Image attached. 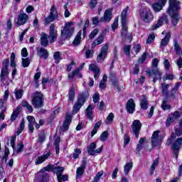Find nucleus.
<instances>
[{
	"label": "nucleus",
	"instance_id": "7",
	"mask_svg": "<svg viewBox=\"0 0 182 182\" xmlns=\"http://www.w3.org/2000/svg\"><path fill=\"white\" fill-rule=\"evenodd\" d=\"M140 16L144 22H151L153 21V13L150 9H144L140 12Z\"/></svg>",
	"mask_w": 182,
	"mask_h": 182
},
{
	"label": "nucleus",
	"instance_id": "48",
	"mask_svg": "<svg viewBox=\"0 0 182 182\" xmlns=\"http://www.w3.org/2000/svg\"><path fill=\"white\" fill-rule=\"evenodd\" d=\"M22 105L23 107H26V109L28 110L29 113H32L33 112V107H32V105H31L28 102L23 101Z\"/></svg>",
	"mask_w": 182,
	"mask_h": 182
},
{
	"label": "nucleus",
	"instance_id": "53",
	"mask_svg": "<svg viewBox=\"0 0 182 182\" xmlns=\"http://www.w3.org/2000/svg\"><path fill=\"white\" fill-rule=\"evenodd\" d=\"M59 143H60V138L57 137L54 141V144L55 146V153L56 154H59Z\"/></svg>",
	"mask_w": 182,
	"mask_h": 182
},
{
	"label": "nucleus",
	"instance_id": "27",
	"mask_svg": "<svg viewBox=\"0 0 182 182\" xmlns=\"http://www.w3.org/2000/svg\"><path fill=\"white\" fill-rule=\"evenodd\" d=\"M127 23H122L121 36L123 39H130V36H127Z\"/></svg>",
	"mask_w": 182,
	"mask_h": 182
},
{
	"label": "nucleus",
	"instance_id": "26",
	"mask_svg": "<svg viewBox=\"0 0 182 182\" xmlns=\"http://www.w3.org/2000/svg\"><path fill=\"white\" fill-rule=\"evenodd\" d=\"M40 182H48L49 179V175L45 172V169H41L38 172Z\"/></svg>",
	"mask_w": 182,
	"mask_h": 182
},
{
	"label": "nucleus",
	"instance_id": "63",
	"mask_svg": "<svg viewBox=\"0 0 182 182\" xmlns=\"http://www.w3.org/2000/svg\"><path fill=\"white\" fill-rule=\"evenodd\" d=\"M175 134L178 137H180L182 134V128L179 127V128H175Z\"/></svg>",
	"mask_w": 182,
	"mask_h": 182
},
{
	"label": "nucleus",
	"instance_id": "29",
	"mask_svg": "<svg viewBox=\"0 0 182 182\" xmlns=\"http://www.w3.org/2000/svg\"><path fill=\"white\" fill-rule=\"evenodd\" d=\"M68 100L69 102H73L75 100V97H76V90L75 89V86H72L68 90Z\"/></svg>",
	"mask_w": 182,
	"mask_h": 182
},
{
	"label": "nucleus",
	"instance_id": "5",
	"mask_svg": "<svg viewBox=\"0 0 182 182\" xmlns=\"http://www.w3.org/2000/svg\"><path fill=\"white\" fill-rule=\"evenodd\" d=\"M159 134L160 131H155L152 134L151 138L152 149H154V147H160V146H161V143H163V137L159 135Z\"/></svg>",
	"mask_w": 182,
	"mask_h": 182
},
{
	"label": "nucleus",
	"instance_id": "38",
	"mask_svg": "<svg viewBox=\"0 0 182 182\" xmlns=\"http://www.w3.org/2000/svg\"><path fill=\"white\" fill-rule=\"evenodd\" d=\"M80 71V68H77L73 71L71 74H68V79H73L75 76H78L80 79H82V74L79 73Z\"/></svg>",
	"mask_w": 182,
	"mask_h": 182
},
{
	"label": "nucleus",
	"instance_id": "9",
	"mask_svg": "<svg viewBox=\"0 0 182 182\" xmlns=\"http://www.w3.org/2000/svg\"><path fill=\"white\" fill-rule=\"evenodd\" d=\"M146 73L149 75V76H155V77L153 79L154 83H156L157 80H161L163 73H161L159 68H152L151 70H148Z\"/></svg>",
	"mask_w": 182,
	"mask_h": 182
},
{
	"label": "nucleus",
	"instance_id": "50",
	"mask_svg": "<svg viewBox=\"0 0 182 182\" xmlns=\"http://www.w3.org/2000/svg\"><path fill=\"white\" fill-rule=\"evenodd\" d=\"M108 137H109V132L107 131H105L102 132V134L100 135V140L101 141H106Z\"/></svg>",
	"mask_w": 182,
	"mask_h": 182
},
{
	"label": "nucleus",
	"instance_id": "54",
	"mask_svg": "<svg viewBox=\"0 0 182 182\" xmlns=\"http://www.w3.org/2000/svg\"><path fill=\"white\" fill-rule=\"evenodd\" d=\"M46 139V136H45L44 132H41L38 134V143H41V144H42V143L45 141Z\"/></svg>",
	"mask_w": 182,
	"mask_h": 182
},
{
	"label": "nucleus",
	"instance_id": "6",
	"mask_svg": "<svg viewBox=\"0 0 182 182\" xmlns=\"http://www.w3.org/2000/svg\"><path fill=\"white\" fill-rule=\"evenodd\" d=\"M58 11H56V7L53 5L50 9V14L45 18L44 25H49L51 22H53L55 19H58Z\"/></svg>",
	"mask_w": 182,
	"mask_h": 182
},
{
	"label": "nucleus",
	"instance_id": "2",
	"mask_svg": "<svg viewBox=\"0 0 182 182\" xmlns=\"http://www.w3.org/2000/svg\"><path fill=\"white\" fill-rule=\"evenodd\" d=\"M89 97V93L87 92H84L80 95L77 102L73 106V112L74 114L77 113L79 110H80V107H82V105H85V102Z\"/></svg>",
	"mask_w": 182,
	"mask_h": 182
},
{
	"label": "nucleus",
	"instance_id": "64",
	"mask_svg": "<svg viewBox=\"0 0 182 182\" xmlns=\"http://www.w3.org/2000/svg\"><path fill=\"white\" fill-rule=\"evenodd\" d=\"M2 65V69H8V66L9 65V58H6V60H4Z\"/></svg>",
	"mask_w": 182,
	"mask_h": 182
},
{
	"label": "nucleus",
	"instance_id": "57",
	"mask_svg": "<svg viewBox=\"0 0 182 182\" xmlns=\"http://www.w3.org/2000/svg\"><path fill=\"white\" fill-rule=\"evenodd\" d=\"M146 58H147V53L145 52L142 54L141 57L138 59V63H144Z\"/></svg>",
	"mask_w": 182,
	"mask_h": 182
},
{
	"label": "nucleus",
	"instance_id": "23",
	"mask_svg": "<svg viewBox=\"0 0 182 182\" xmlns=\"http://www.w3.org/2000/svg\"><path fill=\"white\" fill-rule=\"evenodd\" d=\"M40 37H41V46H43V48H46L47 46H48L50 41L48 40V38H49L48 36V34H46L45 33H41L40 34Z\"/></svg>",
	"mask_w": 182,
	"mask_h": 182
},
{
	"label": "nucleus",
	"instance_id": "12",
	"mask_svg": "<svg viewBox=\"0 0 182 182\" xmlns=\"http://www.w3.org/2000/svg\"><path fill=\"white\" fill-rule=\"evenodd\" d=\"M27 120L28 121V130L30 132V134H32V133H33V130H35V128L33 127V126H35L36 129H39L40 126L39 124H38L36 122V121L35 120V117H32V116H28L27 117Z\"/></svg>",
	"mask_w": 182,
	"mask_h": 182
},
{
	"label": "nucleus",
	"instance_id": "43",
	"mask_svg": "<svg viewBox=\"0 0 182 182\" xmlns=\"http://www.w3.org/2000/svg\"><path fill=\"white\" fill-rule=\"evenodd\" d=\"M159 166V158H156L152 165L151 166V171H150V174L151 176H153L154 174V170H156V167Z\"/></svg>",
	"mask_w": 182,
	"mask_h": 182
},
{
	"label": "nucleus",
	"instance_id": "32",
	"mask_svg": "<svg viewBox=\"0 0 182 182\" xmlns=\"http://www.w3.org/2000/svg\"><path fill=\"white\" fill-rule=\"evenodd\" d=\"M85 116L90 120H93V106L92 105H89L86 109Z\"/></svg>",
	"mask_w": 182,
	"mask_h": 182
},
{
	"label": "nucleus",
	"instance_id": "55",
	"mask_svg": "<svg viewBox=\"0 0 182 182\" xmlns=\"http://www.w3.org/2000/svg\"><path fill=\"white\" fill-rule=\"evenodd\" d=\"M82 151L79 149H75L74 153L73 154V159H79V156H80Z\"/></svg>",
	"mask_w": 182,
	"mask_h": 182
},
{
	"label": "nucleus",
	"instance_id": "21",
	"mask_svg": "<svg viewBox=\"0 0 182 182\" xmlns=\"http://www.w3.org/2000/svg\"><path fill=\"white\" fill-rule=\"evenodd\" d=\"M89 70H92L94 73V77L95 80L99 79V76H100V68L97 67L95 64H91L89 65Z\"/></svg>",
	"mask_w": 182,
	"mask_h": 182
},
{
	"label": "nucleus",
	"instance_id": "47",
	"mask_svg": "<svg viewBox=\"0 0 182 182\" xmlns=\"http://www.w3.org/2000/svg\"><path fill=\"white\" fill-rule=\"evenodd\" d=\"M174 122H176V119L173 118V115H171L170 114L166 119V126L169 127V126H171V124L174 123Z\"/></svg>",
	"mask_w": 182,
	"mask_h": 182
},
{
	"label": "nucleus",
	"instance_id": "15",
	"mask_svg": "<svg viewBox=\"0 0 182 182\" xmlns=\"http://www.w3.org/2000/svg\"><path fill=\"white\" fill-rule=\"evenodd\" d=\"M86 164H87V161L86 158L82 159L81 166L78 167L76 171V178H80L82 176H83V173H85V169L86 168Z\"/></svg>",
	"mask_w": 182,
	"mask_h": 182
},
{
	"label": "nucleus",
	"instance_id": "42",
	"mask_svg": "<svg viewBox=\"0 0 182 182\" xmlns=\"http://www.w3.org/2000/svg\"><path fill=\"white\" fill-rule=\"evenodd\" d=\"M80 36H82V31H80L77 33V36H75V38L73 42V45L77 46V45L80 44L81 39H82V38Z\"/></svg>",
	"mask_w": 182,
	"mask_h": 182
},
{
	"label": "nucleus",
	"instance_id": "4",
	"mask_svg": "<svg viewBox=\"0 0 182 182\" xmlns=\"http://www.w3.org/2000/svg\"><path fill=\"white\" fill-rule=\"evenodd\" d=\"M32 105L36 109H41L43 107V95L41 92H36L32 99Z\"/></svg>",
	"mask_w": 182,
	"mask_h": 182
},
{
	"label": "nucleus",
	"instance_id": "1",
	"mask_svg": "<svg viewBox=\"0 0 182 182\" xmlns=\"http://www.w3.org/2000/svg\"><path fill=\"white\" fill-rule=\"evenodd\" d=\"M180 9V1L178 0H169V7L167 10L168 15L172 18L173 25L178 22V10Z\"/></svg>",
	"mask_w": 182,
	"mask_h": 182
},
{
	"label": "nucleus",
	"instance_id": "40",
	"mask_svg": "<svg viewBox=\"0 0 182 182\" xmlns=\"http://www.w3.org/2000/svg\"><path fill=\"white\" fill-rule=\"evenodd\" d=\"M96 149V143L92 142L87 147V152L89 153L90 156H95V151Z\"/></svg>",
	"mask_w": 182,
	"mask_h": 182
},
{
	"label": "nucleus",
	"instance_id": "17",
	"mask_svg": "<svg viewBox=\"0 0 182 182\" xmlns=\"http://www.w3.org/2000/svg\"><path fill=\"white\" fill-rule=\"evenodd\" d=\"M126 110L130 114H133L134 113V110H136V103H134V100L133 99H129L126 105Z\"/></svg>",
	"mask_w": 182,
	"mask_h": 182
},
{
	"label": "nucleus",
	"instance_id": "51",
	"mask_svg": "<svg viewBox=\"0 0 182 182\" xmlns=\"http://www.w3.org/2000/svg\"><path fill=\"white\" fill-rule=\"evenodd\" d=\"M53 58H54V60H55V62H58V63L60 62V60H62L60 52L59 51L55 52L53 55Z\"/></svg>",
	"mask_w": 182,
	"mask_h": 182
},
{
	"label": "nucleus",
	"instance_id": "31",
	"mask_svg": "<svg viewBox=\"0 0 182 182\" xmlns=\"http://www.w3.org/2000/svg\"><path fill=\"white\" fill-rule=\"evenodd\" d=\"M72 122V117L69 114L66 115L65 120L63 124V130H69V124Z\"/></svg>",
	"mask_w": 182,
	"mask_h": 182
},
{
	"label": "nucleus",
	"instance_id": "39",
	"mask_svg": "<svg viewBox=\"0 0 182 182\" xmlns=\"http://www.w3.org/2000/svg\"><path fill=\"white\" fill-rule=\"evenodd\" d=\"M104 40H105V36H103V35L100 36L92 43V48H95L96 46H97V45H100L101 43H103Z\"/></svg>",
	"mask_w": 182,
	"mask_h": 182
},
{
	"label": "nucleus",
	"instance_id": "62",
	"mask_svg": "<svg viewBox=\"0 0 182 182\" xmlns=\"http://www.w3.org/2000/svg\"><path fill=\"white\" fill-rule=\"evenodd\" d=\"M22 150H23V144L21 142L16 146V152L21 153Z\"/></svg>",
	"mask_w": 182,
	"mask_h": 182
},
{
	"label": "nucleus",
	"instance_id": "19",
	"mask_svg": "<svg viewBox=\"0 0 182 182\" xmlns=\"http://www.w3.org/2000/svg\"><path fill=\"white\" fill-rule=\"evenodd\" d=\"M28 19H29V16L28 14L25 13H21L18 16V21L16 23L17 26H21V25H25L26 22H28Z\"/></svg>",
	"mask_w": 182,
	"mask_h": 182
},
{
	"label": "nucleus",
	"instance_id": "52",
	"mask_svg": "<svg viewBox=\"0 0 182 182\" xmlns=\"http://www.w3.org/2000/svg\"><path fill=\"white\" fill-rule=\"evenodd\" d=\"M14 95H16V99H21L23 95V90H15Z\"/></svg>",
	"mask_w": 182,
	"mask_h": 182
},
{
	"label": "nucleus",
	"instance_id": "56",
	"mask_svg": "<svg viewBox=\"0 0 182 182\" xmlns=\"http://www.w3.org/2000/svg\"><path fill=\"white\" fill-rule=\"evenodd\" d=\"M171 115H172V117H173L175 120H177V119L181 117V112L175 111L173 113H171Z\"/></svg>",
	"mask_w": 182,
	"mask_h": 182
},
{
	"label": "nucleus",
	"instance_id": "28",
	"mask_svg": "<svg viewBox=\"0 0 182 182\" xmlns=\"http://www.w3.org/2000/svg\"><path fill=\"white\" fill-rule=\"evenodd\" d=\"M170 36H171V34L170 33H168L166 34L165 37L162 39L160 48L163 50L167 45H168V42H170Z\"/></svg>",
	"mask_w": 182,
	"mask_h": 182
},
{
	"label": "nucleus",
	"instance_id": "37",
	"mask_svg": "<svg viewBox=\"0 0 182 182\" xmlns=\"http://www.w3.org/2000/svg\"><path fill=\"white\" fill-rule=\"evenodd\" d=\"M129 11V6H127L122 11V23H127V11Z\"/></svg>",
	"mask_w": 182,
	"mask_h": 182
},
{
	"label": "nucleus",
	"instance_id": "24",
	"mask_svg": "<svg viewBox=\"0 0 182 182\" xmlns=\"http://www.w3.org/2000/svg\"><path fill=\"white\" fill-rule=\"evenodd\" d=\"M37 52L38 55L40 58H41V59H48V57L49 56V53L48 52V50L43 48H37Z\"/></svg>",
	"mask_w": 182,
	"mask_h": 182
},
{
	"label": "nucleus",
	"instance_id": "33",
	"mask_svg": "<svg viewBox=\"0 0 182 182\" xmlns=\"http://www.w3.org/2000/svg\"><path fill=\"white\" fill-rule=\"evenodd\" d=\"M50 156V152H48L45 155L38 156L36 159V164H42V163H43V161H45V160H46L47 159H49Z\"/></svg>",
	"mask_w": 182,
	"mask_h": 182
},
{
	"label": "nucleus",
	"instance_id": "8",
	"mask_svg": "<svg viewBox=\"0 0 182 182\" xmlns=\"http://www.w3.org/2000/svg\"><path fill=\"white\" fill-rule=\"evenodd\" d=\"M44 171H55L57 178L60 177L61 174H63L65 171V168L62 166H58L55 165H48L43 168Z\"/></svg>",
	"mask_w": 182,
	"mask_h": 182
},
{
	"label": "nucleus",
	"instance_id": "46",
	"mask_svg": "<svg viewBox=\"0 0 182 182\" xmlns=\"http://www.w3.org/2000/svg\"><path fill=\"white\" fill-rule=\"evenodd\" d=\"M161 107L163 110H170V109H171V105H170L168 103H167L166 100H164L162 101Z\"/></svg>",
	"mask_w": 182,
	"mask_h": 182
},
{
	"label": "nucleus",
	"instance_id": "10",
	"mask_svg": "<svg viewBox=\"0 0 182 182\" xmlns=\"http://www.w3.org/2000/svg\"><path fill=\"white\" fill-rule=\"evenodd\" d=\"M107 50H109V44H105L100 50V53L97 57V62L102 63L107 55Z\"/></svg>",
	"mask_w": 182,
	"mask_h": 182
},
{
	"label": "nucleus",
	"instance_id": "22",
	"mask_svg": "<svg viewBox=\"0 0 182 182\" xmlns=\"http://www.w3.org/2000/svg\"><path fill=\"white\" fill-rule=\"evenodd\" d=\"M168 87H170L169 84L162 83L161 85L162 95L165 97L166 100H168V99H170V94H168Z\"/></svg>",
	"mask_w": 182,
	"mask_h": 182
},
{
	"label": "nucleus",
	"instance_id": "34",
	"mask_svg": "<svg viewBox=\"0 0 182 182\" xmlns=\"http://www.w3.org/2000/svg\"><path fill=\"white\" fill-rule=\"evenodd\" d=\"M140 106L141 109H143V110H147L149 106V101L147 100L146 95H142Z\"/></svg>",
	"mask_w": 182,
	"mask_h": 182
},
{
	"label": "nucleus",
	"instance_id": "35",
	"mask_svg": "<svg viewBox=\"0 0 182 182\" xmlns=\"http://www.w3.org/2000/svg\"><path fill=\"white\" fill-rule=\"evenodd\" d=\"M133 168V161H130L129 163H127L124 166V173L125 176H129V173H130V170Z\"/></svg>",
	"mask_w": 182,
	"mask_h": 182
},
{
	"label": "nucleus",
	"instance_id": "13",
	"mask_svg": "<svg viewBox=\"0 0 182 182\" xmlns=\"http://www.w3.org/2000/svg\"><path fill=\"white\" fill-rule=\"evenodd\" d=\"M55 24H51L50 26L49 36H48L50 43H53L56 41V39H58V31L55 30Z\"/></svg>",
	"mask_w": 182,
	"mask_h": 182
},
{
	"label": "nucleus",
	"instance_id": "61",
	"mask_svg": "<svg viewBox=\"0 0 182 182\" xmlns=\"http://www.w3.org/2000/svg\"><path fill=\"white\" fill-rule=\"evenodd\" d=\"M132 49V46H126L124 48V52L125 53L127 56H130V50Z\"/></svg>",
	"mask_w": 182,
	"mask_h": 182
},
{
	"label": "nucleus",
	"instance_id": "59",
	"mask_svg": "<svg viewBox=\"0 0 182 182\" xmlns=\"http://www.w3.org/2000/svg\"><path fill=\"white\" fill-rule=\"evenodd\" d=\"M58 181H68L69 180V176L68 175H62L60 177H57Z\"/></svg>",
	"mask_w": 182,
	"mask_h": 182
},
{
	"label": "nucleus",
	"instance_id": "20",
	"mask_svg": "<svg viewBox=\"0 0 182 182\" xmlns=\"http://www.w3.org/2000/svg\"><path fill=\"white\" fill-rule=\"evenodd\" d=\"M166 2H167V0H159L158 2L154 3L152 5V8L154 12H160L161 9H163V7L164 6V5H166Z\"/></svg>",
	"mask_w": 182,
	"mask_h": 182
},
{
	"label": "nucleus",
	"instance_id": "18",
	"mask_svg": "<svg viewBox=\"0 0 182 182\" xmlns=\"http://www.w3.org/2000/svg\"><path fill=\"white\" fill-rule=\"evenodd\" d=\"M181 86V82H176L173 88L171 90V93L169 95V99H172L174 100L177 96H178V89Z\"/></svg>",
	"mask_w": 182,
	"mask_h": 182
},
{
	"label": "nucleus",
	"instance_id": "45",
	"mask_svg": "<svg viewBox=\"0 0 182 182\" xmlns=\"http://www.w3.org/2000/svg\"><path fill=\"white\" fill-rule=\"evenodd\" d=\"M174 50L177 53V55H180L181 53V48L178 44V42L176 40L173 41Z\"/></svg>",
	"mask_w": 182,
	"mask_h": 182
},
{
	"label": "nucleus",
	"instance_id": "44",
	"mask_svg": "<svg viewBox=\"0 0 182 182\" xmlns=\"http://www.w3.org/2000/svg\"><path fill=\"white\" fill-rule=\"evenodd\" d=\"M39 79H41V72H38L34 75V86L36 87H39Z\"/></svg>",
	"mask_w": 182,
	"mask_h": 182
},
{
	"label": "nucleus",
	"instance_id": "25",
	"mask_svg": "<svg viewBox=\"0 0 182 182\" xmlns=\"http://www.w3.org/2000/svg\"><path fill=\"white\" fill-rule=\"evenodd\" d=\"M112 18L113 16H112V11L109 10H106L104 16L100 18V22H110L112 21Z\"/></svg>",
	"mask_w": 182,
	"mask_h": 182
},
{
	"label": "nucleus",
	"instance_id": "49",
	"mask_svg": "<svg viewBox=\"0 0 182 182\" xmlns=\"http://www.w3.org/2000/svg\"><path fill=\"white\" fill-rule=\"evenodd\" d=\"M22 66L23 68H28L29 65H31V60H29V58H22Z\"/></svg>",
	"mask_w": 182,
	"mask_h": 182
},
{
	"label": "nucleus",
	"instance_id": "3",
	"mask_svg": "<svg viewBox=\"0 0 182 182\" xmlns=\"http://www.w3.org/2000/svg\"><path fill=\"white\" fill-rule=\"evenodd\" d=\"M73 23V22L65 23L64 28L61 30V36H63L64 39H68V38H70V36L73 35V31H75V28L72 27Z\"/></svg>",
	"mask_w": 182,
	"mask_h": 182
},
{
	"label": "nucleus",
	"instance_id": "41",
	"mask_svg": "<svg viewBox=\"0 0 182 182\" xmlns=\"http://www.w3.org/2000/svg\"><path fill=\"white\" fill-rule=\"evenodd\" d=\"M106 83H107V75H105L100 82V89H106V86H107Z\"/></svg>",
	"mask_w": 182,
	"mask_h": 182
},
{
	"label": "nucleus",
	"instance_id": "16",
	"mask_svg": "<svg viewBox=\"0 0 182 182\" xmlns=\"http://www.w3.org/2000/svg\"><path fill=\"white\" fill-rule=\"evenodd\" d=\"M165 22V23H168V18H167V15L162 14L161 16L159 18L158 22L156 24H154L151 27V31H156V29H158V28H160L161 25H163V23Z\"/></svg>",
	"mask_w": 182,
	"mask_h": 182
},
{
	"label": "nucleus",
	"instance_id": "60",
	"mask_svg": "<svg viewBox=\"0 0 182 182\" xmlns=\"http://www.w3.org/2000/svg\"><path fill=\"white\" fill-rule=\"evenodd\" d=\"M97 33H99V30L97 28L94 29L90 34V39H94Z\"/></svg>",
	"mask_w": 182,
	"mask_h": 182
},
{
	"label": "nucleus",
	"instance_id": "11",
	"mask_svg": "<svg viewBox=\"0 0 182 182\" xmlns=\"http://www.w3.org/2000/svg\"><path fill=\"white\" fill-rule=\"evenodd\" d=\"M182 147V138H178L172 145V149L173 150V154L176 159L178 158V153Z\"/></svg>",
	"mask_w": 182,
	"mask_h": 182
},
{
	"label": "nucleus",
	"instance_id": "14",
	"mask_svg": "<svg viewBox=\"0 0 182 182\" xmlns=\"http://www.w3.org/2000/svg\"><path fill=\"white\" fill-rule=\"evenodd\" d=\"M141 130V122L139 119L134 120L132 123V132L135 134L136 139H139V134Z\"/></svg>",
	"mask_w": 182,
	"mask_h": 182
},
{
	"label": "nucleus",
	"instance_id": "58",
	"mask_svg": "<svg viewBox=\"0 0 182 182\" xmlns=\"http://www.w3.org/2000/svg\"><path fill=\"white\" fill-rule=\"evenodd\" d=\"M155 38H156V36H154V33H151L149 35V36L148 37V38L146 39V43L147 44L151 43V42H153V41H154Z\"/></svg>",
	"mask_w": 182,
	"mask_h": 182
},
{
	"label": "nucleus",
	"instance_id": "36",
	"mask_svg": "<svg viewBox=\"0 0 182 182\" xmlns=\"http://www.w3.org/2000/svg\"><path fill=\"white\" fill-rule=\"evenodd\" d=\"M20 113H21V107H17L11 114V122H15L18 116H19Z\"/></svg>",
	"mask_w": 182,
	"mask_h": 182
},
{
	"label": "nucleus",
	"instance_id": "30",
	"mask_svg": "<svg viewBox=\"0 0 182 182\" xmlns=\"http://www.w3.org/2000/svg\"><path fill=\"white\" fill-rule=\"evenodd\" d=\"M9 75V71L8 69L1 68V74H0V82L4 83L5 80H6V77Z\"/></svg>",
	"mask_w": 182,
	"mask_h": 182
}]
</instances>
